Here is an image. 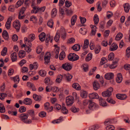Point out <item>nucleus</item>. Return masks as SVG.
<instances>
[{
  "instance_id": "f257e3e1",
  "label": "nucleus",
  "mask_w": 130,
  "mask_h": 130,
  "mask_svg": "<svg viewBox=\"0 0 130 130\" xmlns=\"http://www.w3.org/2000/svg\"><path fill=\"white\" fill-rule=\"evenodd\" d=\"M32 8L33 9L32 10L31 12L32 13H35L38 12L41 13L42 12H43L45 9V7L44 6L41 8H40L38 7L35 6L34 7H32Z\"/></svg>"
},
{
  "instance_id": "f03ea898",
  "label": "nucleus",
  "mask_w": 130,
  "mask_h": 130,
  "mask_svg": "<svg viewBox=\"0 0 130 130\" xmlns=\"http://www.w3.org/2000/svg\"><path fill=\"white\" fill-rule=\"evenodd\" d=\"M113 88L110 87L106 91L103 92L102 93V95L104 97H109L111 95V92L113 91Z\"/></svg>"
},
{
  "instance_id": "7ed1b4c3",
  "label": "nucleus",
  "mask_w": 130,
  "mask_h": 130,
  "mask_svg": "<svg viewBox=\"0 0 130 130\" xmlns=\"http://www.w3.org/2000/svg\"><path fill=\"white\" fill-rule=\"evenodd\" d=\"M66 102L67 106H71L74 102V97L71 96H67L66 99Z\"/></svg>"
},
{
  "instance_id": "20e7f679",
  "label": "nucleus",
  "mask_w": 130,
  "mask_h": 130,
  "mask_svg": "<svg viewBox=\"0 0 130 130\" xmlns=\"http://www.w3.org/2000/svg\"><path fill=\"white\" fill-rule=\"evenodd\" d=\"M35 35L34 34H30L28 38L25 37L24 38L25 42V44L30 43L35 39Z\"/></svg>"
},
{
  "instance_id": "39448f33",
  "label": "nucleus",
  "mask_w": 130,
  "mask_h": 130,
  "mask_svg": "<svg viewBox=\"0 0 130 130\" xmlns=\"http://www.w3.org/2000/svg\"><path fill=\"white\" fill-rule=\"evenodd\" d=\"M28 117V114H20V119L24 122L30 123L31 122V120H28L27 119Z\"/></svg>"
},
{
  "instance_id": "423d86ee",
  "label": "nucleus",
  "mask_w": 130,
  "mask_h": 130,
  "mask_svg": "<svg viewBox=\"0 0 130 130\" xmlns=\"http://www.w3.org/2000/svg\"><path fill=\"white\" fill-rule=\"evenodd\" d=\"M79 58V56L74 53H71L68 56V59L72 61L77 60Z\"/></svg>"
},
{
  "instance_id": "0eeeda50",
  "label": "nucleus",
  "mask_w": 130,
  "mask_h": 130,
  "mask_svg": "<svg viewBox=\"0 0 130 130\" xmlns=\"http://www.w3.org/2000/svg\"><path fill=\"white\" fill-rule=\"evenodd\" d=\"M14 27L16 29L17 31H19L20 28V24L18 20L15 21L13 23Z\"/></svg>"
},
{
  "instance_id": "6e6552de",
  "label": "nucleus",
  "mask_w": 130,
  "mask_h": 130,
  "mask_svg": "<svg viewBox=\"0 0 130 130\" xmlns=\"http://www.w3.org/2000/svg\"><path fill=\"white\" fill-rule=\"evenodd\" d=\"M59 33V35H61V37L63 39H64L66 37V32L65 29L63 27H61L60 30L58 31Z\"/></svg>"
},
{
  "instance_id": "1a4fd4ad",
  "label": "nucleus",
  "mask_w": 130,
  "mask_h": 130,
  "mask_svg": "<svg viewBox=\"0 0 130 130\" xmlns=\"http://www.w3.org/2000/svg\"><path fill=\"white\" fill-rule=\"evenodd\" d=\"M50 57L51 55L50 53L48 52L45 55L44 58L45 64H48L49 62Z\"/></svg>"
},
{
  "instance_id": "9d476101",
  "label": "nucleus",
  "mask_w": 130,
  "mask_h": 130,
  "mask_svg": "<svg viewBox=\"0 0 130 130\" xmlns=\"http://www.w3.org/2000/svg\"><path fill=\"white\" fill-rule=\"evenodd\" d=\"M98 106L96 103L94 102H91L90 103L89 107L90 109L93 110L96 109L98 107Z\"/></svg>"
},
{
  "instance_id": "9b49d317",
  "label": "nucleus",
  "mask_w": 130,
  "mask_h": 130,
  "mask_svg": "<svg viewBox=\"0 0 130 130\" xmlns=\"http://www.w3.org/2000/svg\"><path fill=\"white\" fill-rule=\"evenodd\" d=\"M44 108L48 112H50L52 111L53 108L52 106L50 107L49 103L47 102L44 104Z\"/></svg>"
},
{
  "instance_id": "f8f14e48",
  "label": "nucleus",
  "mask_w": 130,
  "mask_h": 130,
  "mask_svg": "<svg viewBox=\"0 0 130 130\" xmlns=\"http://www.w3.org/2000/svg\"><path fill=\"white\" fill-rule=\"evenodd\" d=\"M62 67L63 69L67 71H69L71 69L70 64L67 63L63 64Z\"/></svg>"
},
{
  "instance_id": "ddd939ff",
  "label": "nucleus",
  "mask_w": 130,
  "mask_h": 130,
  "mask_svg": "<svg viewBox=\"0 0 130 130\" xmlns=\"http://www.w3.org/2000/svg\"><path fill=\"white\" fill-rule=\"evenodd\" d=\"M105 78L108 80L112 79L114 77L113 74L112 73H108L106 74L105 75Z\"/></svg>"
},
{
  "instance_id": "4468645a",
  "label": "nucleus",
  "mask_w": 130,
  "mask_h": 130,
  "mask_svg": "<svg viewBox=\"0 0 130 130\" xmlns=\"http://www.w3.org/2000/svg\"><path fill=\"white\" fill-rule=\"evenodd\" d=\"M89 98L91 99H98L99 96L98 94L96 93H92L89 94Z\"/></svg>"
},
{
  "instance_id": "2eb2a0df",
  "label": "nucleus",
  "mask_w": 130,
  "mask_h": 130,
  "mask_svg": "<svg viewBox=\"0 0 130 130\" xmlns=\"http://www.w3.org/2000/svg\"><path fill=\"white\" fill-rule=\"evenodd\" d=\"M23 102L25 104L30 105L32 103V101L30 98H26L23 101Z\"/></svg>"
},
{
  "instance_id": "dca6fc26",
  "label": "nucleus",
  "mask_w": 130,
  "mask_h": 130,
  "mask_svg": "<svg viewBox=\"0 0 130 130\" xmlns=\"http://www.w3.org/2000/svg\"><path fill=\"white\" fill-rule=\"evenodd\" d=\"M63 77L66 78L67 81H70L72 77V75L69 74H64L63 75Z\"/></svg>"
},
{
  "instance_id": "f3484780",
  "label": "nucleus",
  "mask_w": 130,
  "mask_h": 130,
  "mask_svg": "<svg viewBox=\"0 0 130 130\" xmlns=\"http://www.w3.org/2000/svg\"><path fill=\"white\" fill-rule=\"evenodd\" d=\"M99 101L100 105L102 106H105L107 105V103L102 98H99Z\"/></svg>"
},
{
  "instance_id": "a211bd4d",
  "label": "nucleus",
  "mask_w": 130,
  "mask_h": 130,
  "mask_svg": "<svg viewBox=\"0 0 130 130\" xmlns=\"http://www.w3.org/2000/svg\"><path fill=\"white\" fill-rule=\"evenodd\" d=\"M117 77L116 78V81L118 83H120L121 82L122 80V78L121 74L119 73L117 75Z\"/></svg>"
},
{
  "instance_id": "6ab92c4d",
  "label": "nucleus",
  "mask_w": 130,
  "mask_h": 130,
  "mask_svg": "<svg viewBox=\"0 0 130 130\" xmlns=\"http://www.w3.org/2000/svg\"><path fill=\"white\" fill-rule=\"evenodd\" d=\"M93 87L94 90H96L100 88V85L98 82L95 81L93 83Z\"/></svg>"
},
{
  "instance_id": "aec40b11",
  "label": "nucleus",
  "mask_w": 130,
  "mask_h": 130,
  "mask_svg": "<svg viewBox=\"0 0 130 130\" xmlns=\"http://www.w3.org/2000/svg\"><path fill=\"white\" fill-rule=\"evenodd\" d=\"M116 97L120 100H124L126 98L127 96L125 94H118L116 95Z\"/></svg>"
},
{
  "instance_id": "412c9836",
  "label": "nucleus",
  "mask_w": 130,
  "mask_h": 130,
  "mask_svg": "<svg viewBox=\"0 0 130 130\" xmlns=\"http://www.w3.org/2000/svg\"><path fill=\"white\" fill-rule=\"evenodd\" d=\"M118 47L117 44L115 43H113L110 47V50L111 51H113L117 50Z\"/></svg>"
},
{
  "instance_id": "4be33fe9",
  "label": "nucleus",
  "mask_w": 130,
  "mask_h": 130,
  "mask_svg": "<svg viewBox=\"0 0 130 130\" xmlns=\"http://www.w3.org/2000/svg\"><path fill=\"white\" fill-rule=\"evenodd\" d=\"M45 34L44 32H42L39 36V39L41 41H43L45 40Z\"/></svg>"
},
{
  "instance_id": "5701e85b",
  "label": "nucleus",
  "mask_w": 130,
  "mask_h": 130,
  "mask_svg": "<svg viewBox=\"0 0 130 130\" xmlns=\"http://www.w3.org/2000/svg\"><path fill=\"white\" fill-rule=\"evenodd\" d=\"M11 57L12 62L16 61L17 59L16 53L14 52L12 53L11 55Z\"/></svg>"
},
{
  "instance_id": "b1692460",
  "label": "nucleus",
  "mask_w": 130,
  "mask_h": 130,
  "mask_svg": "<svg viewBox=\"0 0 130 130\" xmlns=\"http://www.w3.org/2000/svg\"><path fill=\"white\" fill-rule=\"evenodd\" d=\"M124 10L125 12H128L130 9L129 5L128 3H126L123 6Z\"/></svg>"
},
{
  "instance_id": "393cba45",
  "label": "nucleus",
  "mask_w": 130,
  "mask_h": 130,
  "mask_svg": "<svg viewBox=\"0 0 130 130\" xmlns=\"http://www.w3.org/2000/svg\"><path fill=\"white\" fill-rule=\"evenodd\" d=\"M80 95L83 98H85L87 97V92L84 90H81L80 92Z\"/></svg>"
},
{
  "instance_id": "a878e982",
  "label": "nucleus",
  "mask_w": 130,
  "mask_h": 130,
  "mask_svg": "<svg viewBox=\"0 0 130 130\" xmlns=\"http://www.w3.org/2000/svg\"><path fill=\"white\" fill-rule=\"evenodd\" d=\"M93 20L95 25H97L98 23L99 19L98 16L96 14H95L93 18Z\"/></svg>"
},
{
  "instance_id": "bb28decb",
  "label": "nucleus",
  "mask_w": 130,
  "mask_h": 130,
  "mask_svg": "<svg viewBox=\"0 0 130 130\" xmlns=\"http://www.w3.org/2000/svg\"><path fill=\"white\" fill-rule=\"evenodd\" d=\"M2 36L6 40H7L9 38L8 33L7 31L5 30H4L3 31Z\"/></svg>"
},
{
  "instance_id": "cd10ccee",
  "label": "nucleus",
  "mask_w": 130,
  "mask_h": 130,
  "mask_svg": "<svg viewBox=\"0 0 130 130\" xmlns=\"http://www.w3.org/2000/svg\"><path fill=\"white\" fill-rule=\"evenodd\" d=\"M63 77V75L62 76L61 75L58 76L56 80V83H60L61 82Z\"/></svg>"
},
{
  "instance_id": "c85d7f7f",
  "label": "nucleus",
  "mask_w": 130,
  "mask_h": 130,
  "mask_svg": "<svg viewBox=\"0 0 130 130\" xmlns=\"http://www.w3.org/2000/svg\"><path fill=\"white\" fill-rule=\"evenodd\" d=\"M72 87L73 88L76 89L77 90H79L81 89V87L77 83L73 84L72 85Z\"/></svg>"
},
{
  "instance_id": "c756f323",
  "label": "nucleus",
  "mask_w": 130,
  "mask_h": 130,
  "mask_svg": "<svg viewBox=\"0 0 130 130\" xmlns=\"http://www.w3.org/2000/svg\"><path fill=\"white\" fill-rule=\"evenodd\" d=\"M77 16L75 15L73 16L71 20V24L72 26L74 25L77 19Z\"/></svg>"
},
{
  "instance_id": "7c9ffc66",
  "label": "nucleus",
  "mask_w": 130,
  "mask_h": 130,
  "mask_svg": "<svg viewBox=\"0 0 130 130\" xmlns=\"http://www.w3.org/2000/svg\"><path fill=\"white\" fill-rule=\"evenodd\" d=\"M73 50L75 51H78L80 48V46L78 44H75L72 47Z\"/></svg>"
},
{
  "instance_id": "2f4dec72",
  "label": "nucleus",
  "mask_w": 130,
  "mask_h": 130,
  "mask_svg": "<svg viewBox=\"0 0 130 130\" xmlns=\"http://www.w3.org/2000/svg\"><path fill=\"white\" fill-rule=\"evenodd\" d=\"M66 54L64 52H61L60 54L59 57V59L61 60H63L65 58Z\"/></svg>"
},
{
  "instance_id": "473e14b6",
  "label": "nucleus",
  "mask_w": 130,
  "mask_h": 130,
  "mask_svg": "<svg viewBox=\"0 0 130 130\" xmlns=\"http://www.w3.org/2000/svg\"><path fill=\"white\" fill-rule=\"evenodd\" d=\"M27 44L29 45V46H26V47L25 48V50L27 52H29L31 50L30 47L32 45L30 43H28Z\"/></svg>"
},
{
  "instance_id": "72a5a7b5",
  "label": "nucleus",
  "mask_w": 130,
  "mask_h": 130,
  "mask_svg": "<svg viewBox=\"0 0 130 130\" xmlns=\"http://www.w3.org/2000/svg\"><path fill=\"white\" fill-rule=\"evenodd\" d=\"M63 117H61L59 119L52 121V123H58L62 121L63 120Z\"/></svg>"
},
{
  "instance_id": "f704fd0d",
  "label": "nucleus",
  "mask_w": 130,
  "mask_h": 130,
  "mask_svg": "<svg viewBox=\"0 0 130 130\" xmlns=\"http://www.w3.org/2000/svg\"><path fill=\"white\" fill-rule=\"evenodd\" d=\"M53 22L52 19H51L49 20L47 23L48 26L51 28L53 27Z\"/></svg>"
},
{
  "instance_id": "c9c22d12",
  "label": "nucleus",
  "mask_w": 130,
  "mask_h": 130,
  "mask_svg": "<svg viewBox=\"0 0 130 130\" xmlns=\"http://www.w3.org/2000/svg\"><path fill=\"white\" fill-rule=\"evenodd\" d=\"M123 36V34L121 33H119L116 36L115 39L117 40H119L122 38Z\"/></svg>"
},
{
  "instance_id": "e433bc0d",
  "label": "nucleus",
  "mask_w": 130,
  "mask_h": 130,
  "mask_svg": "<svg viewBox=\"0 0 130 130\" xmlns=\"http://www.w3.org/2000/svg\"><path fill=\"white\" fill-rule=\"evenodd\" d=\"M25 55V52L24 51L21 50L19 52V57L21 58L24 57Z\"/></svg>"
},
{
  "instance_id": "4c0bfd02",
  "label": "nucleus",
  "mask_w": 130,
  "mask_h": 130,
  "mask_svg": "<svg viewBox=\"0 0 130 130\" xmlns=\"http://www.w3.org/2000/svg\"><path fill=\"white\" fill-rule=\"evenodd\" d=\"M24 2V0H20L18 1L17 3V4L15 6L16 8H18L20 7L23 3Z\"/></svg>"
},
{
  "instance_id": "58836bf2",
  "label": "nucleus",
  "mask_w": 130,
  "mask_h": 130,
  "mask_svg": "<svg viewBox=\"0 0 130 130\" xmlns=\"http://www.w3.org/2000/svg\"><path fill=\"white\" fill-rule=\"evenodd\" d=\"M5 111V109L3 105L0 103V112L2 113H4Z\"/></svg>"
},
{
  "instance_id": "ea45409f",
  "label": "nucleus",
  "mask_w": 130,
  "mask_h": 130,
  "mask_svg": "<svg viewBox=\"0 0 130 130\" xmlns=\"http://www.w3.org/2000/svg\"><path fill=\"white\" fill-rule=\"evenodd\" d=\"M71 110L74 113H76L79 111V109L78 108H76V107L73 106L71 108Z\"/></svg>"
},
{
  "instance_id": "a19ab883",
  "label": "nucleus",
  "mask_w": 130,
  "mask_h": 130,
  "mask_svg": "<svg viewBox=\"0 0 130 130\" xmlns=\"http://www.w3.org/2000/svg\"><path fill=\"white\" fill-rule=\"evenodd\" d=\"M114 57V54L113 53H110L108 56V59L109 61L113 60Z\"/></svg>"
},
{
  "instance_id": "79ce46f5",
  "label": "nucleus",
  "mask_w": 130,
  "mask_h": 130,
  "mask_svg": "<svg viewBox=\"0 0 130 130\" xmlns=\"http://www.w3.org/2000/svg\"><path fill=\"white\" fill-rule=\"evenodd\" d=\"M57 12V10L56 8H54L53 9L51 12V14L52 17H55L56 15Z\"/></svg>"
},
{
  "instance_id": "37998d69",
  "label": "nucleus",
  "mask_w": 130,
  "mask_h": 130,
  "mask_svg": "<svg viewBox=\"0 0 130 130\" xmlns=\"http://www.w3.org/2000/svg\"><path fill=\"white\" fill-rule=\"evenodd\" d=\"M60 38L59 33L57 31L56 33L55 36V37L54 40L56 42H58Z\"/></svg>"
},
{
  "instance_id": "c03bdc74",
  "label": "nucleus",
  "mask_w": 130,
  "mask_h": 130,
  "mask_svg": "<svg viewBox=\"0 0 130 130\" xmlns=\"http://www.w3.org/2000/svg\"><path fill=\"white\" fill-rule=\"evenodd\" d=\"M34 99L36 101L40 100H41L40 96H38L36 94H34L33 95Z\"/></svg>"
},
{
  "instance_id": "a18cd8bd",
  "label": "nucleus",
  "mask_w": 130,
  "mask_h": 130,
  "mask_svg": "<svg viewBox=\"0 0 130 130\" xmlns=\"http://www.w3.org/2000/svg\"><path fill=\"white\" fill-rule=\"evenodd\" d=\"M89 41L87 40H86L84 42V44L83 45V48L85 49L88 47L89 45Z\"/></svg>"
},
{
  "instance_id": "49530a36",
  "label": "nucleus",
  "mask_w": 130,
  "mask_h": 130,
  "mask_svg": "<svg viewBox=\"0 0 130 130\" xmlns=\"http://www.w3.org/2000/svg\"><path fill=\"white\" fill-rule=\"evenodd\" d=\"M39 73L40 76H44L46 75V72L44 70H41L39 72Z\"/></svg>"
},
{
  "instance_id": "de8ad7c7",
  "label": "nucleus",
  "mask_w": 130,
  "mask_h": 130,
  "mask_svg": "<svg viewBox=\"0 0 130 130\" xmlns=\"http://www.w3.org/2000/svg\"><path fill=\"white\" fill-rule=\"evenodd\" d=\"M92 57V54H91L89 53L87 55L86 58V61H89L91 59Z\"/></svg>"
},
{
  "instance_id": "09e8293b",
  "label": "nucleus",
  "mask_w": 130,
  "mask_h": 130,
  "mask_svg": "<svg viewBox=\"0 0 130 130\" xmlns=\"http://www.w3.org/2000/svg\"><path fill=\"white\" fill-rule=\"evenodd\" d=\"M61 111L63 114H67L68 113V110L64 106H62V107Z\"/></svg>"
},
{
  "instance_id": "8fccbe9b",
  "label": "nucleus",
  "mask_w": 130,
  "mask_h": 130,
  "mask_svg": "<svg viewBox=\"0 0 130 130\" xmlns=\"http://www.w3.org/2000/svg\"><path fill=\"white\" fill-rule=\"evenodd\" d=\"M105 128L106 130H114L115 127L112 125H109L106 126Z\"/></svg>"
},
{
  "instance_id": "3c124183",
  "label": "nucleus",
  "mask_w": 130,
  "mask_h": 130,
  "mask_svg": "<svg viewBox=\"0 0 130 130\" xmlns=\"http://www.w3.org/2000/svg\"><path fill=\"white\" fill-rule=\"evenodd\" d=\"M86 29L85 28H81L79 30V32L82 34L84 35L86 34Z\"/></svg>"
},
{
  "instance_id": "603ef678",
  "label": "nucleus",
  "mask_w": 130,
  "mask_h": 130,
  "mask_svg": "<svg viewBox=\"0 0 130 130\" xmlns=\"http://www.w3.org/2000/svg\"><path fill=\"white\" fill-rule=\"evenodd\" d=\"M53 39V37L52 36H49L48 37H47L46 39L45 42L46 43H48L50 40V42L52 43V40Z\"/></svg>"
},
{
  "instance_id": "864d4df0",
  "label": "nucleus",
  "mask_w": 130,
  "mask_h": 130,
  "mask_svg": "<svg viewBox=\"0 0 130 130\" xmlns=\"http://www.w3.org/2000/svg\"><path fill=\"white\" fill-rule=\"evenodd\" d=\"M7 49L6 47H4L1 52V55L3 56H5L7 52Z\"/></svg>"
},
{
  "instance_id": "5fc2aeb1",
  "label": "nucleus",
  "mask_w": 130,
  "mask_h": 130,
  "mask_svg": "<svg viewBox=\"0 0 130 130\" xmlns=\"http://www.w3.org/2000/svg\"><path fill=\"white\" fill-rule=\"evenodd\" d=\"M104 125H110L111 124V121L110 119H108L105 120L104 122Z\"/></svg>"
},
{
  "instance_id": "6e6d98bb",
  "label": "nucleus",
  "mask_w": 130,
  "mask_h": 130,
  "mask_svg": "<svg viewBox=\"0 0 130 130\" xmlns=\"http://www.w3.org/2000/svg\"><path fill=\"white\" fill-rule=\"evenodd\" d=\"M126 57L129 58L130 56V47H128L126 50Z\"/></svg>"
},
{
  "instance_id": "4d7b16f0",
  "label": "nucleus",
  "mask_w": 130,
  "mask_h": 130,
  "mask_svg": "<svg viewBox=\"0 0 130 130\" xmlns=\"http://www.w3.org/2000/svg\"><path fill=\"white\" fill-rule=\"evenodd\" d=\"M26 110V108L24 106H21L19 109V111L21 113L24 112H25Z\"/></svg>"
},
{
  "instance_id": "13d9d810",
  "label": "nucleus",
  "mask_w": 130,
  "mask_h": 130,
  "mask_svg": "<svg viewBox=\"0 0 130 130\" xmlns=\"http://www.w3.org/2000/svg\"><path fill=\"white\" fill-rule=\"evenodd\" d=\"M75 40V39L74 38H71L68 39L67 43H68L72 44L74 43Z\"/></svg>"
},
{
  "instance_id": "bf43d9fd",
  "label": "nucleus",
  "mask_w": 130,
  "mask_h": 130,
  "mask_svg": "<svg viewBox=\"0 0 130 130\" xmlns=\"http://www.w3.org/2000/svg\"><path fill=\"white\" fill-rule=\"evenodd\" d=\"M7 96V94L6 93H0V99L1 100H3Z\"/></svg>"
},
{
  "instance_id": "052dcab7",
  "label": "nucleus",
  "mask_w": 130,
  "mask_h": 130,
  "mask_svg": "<svg viewBox=\"0 0 130 130\" xmlns=\"http://www.w3.org/2000/svg\"><path fill=\"white\" fill-rule=\"evenodd\" d=\"M82 67H83V69L85 71H87L88 70V65L87 64H84L83 65Z\"/></svg>"
},
{
  "instance_id": "680f3d73",
  "label": "nucleus",
  "mask_w": 130,
  "mask_h": 130,
  "mask_svg": "<svg viewBox=\"0 0 130 130\" xmlns=\"http://www.w3.org/2000/svg\"><path fill=\"white\" fill-rule=\"evenodd\" d=\"M65 3L66 6L67 7H69L72 5L71 3L68 1H66Z\"/></svg>"
},
{
  "instance_id": "e2e57ef3",
  "label": "nucleus",
  "mask_w": 130,
  "mask_h": 130,
  "mask_svg": "<svg viewBox=\"0 0 130 130\" xmlns=\"http://www.w3.org/2000/svg\"><path fill=\"white\" fill-rule=\"evenodd\" d=\"M107 101L110 103L113 104H114L115 103V102L112 99L109 98H108L107 99Z\"/></svg>"
},
{
  "instance_id": "0e129e2a",
  "label": "nucleus",
  "mask_w": 130,
  "mask_h": 130,
  "mask_svg": "<svg viewBox=\"0 0 130 130\" xmlns=\"http://www.w3.org/2000/svg\"><path fill=\"white\" fill-rule=\"evenodd\" d=\"M13 80L14 82H17L16 83H18L20 80L19 76L17 75L14 77Z\"/></svg>"
},
{
  "instance_id": "69168bd1",
  "label": "nucleus",
  "mask_w": 130,
  "mask_h": 130,
  "mask_svg": "<svg viewBox=\"0 0 130 130\" xmlns=\"http://www.w3.org/2000/svg\"><path fill=\"white\" fill-rule=\"evenodd\" d=\"M101 48L100 46H98L96 47L95 49V51L96 53H98L100 50Z\"/></svg>"
},
{
  "instance_id": "338daca9",
  "label": "nucleus",
  "mask_w": 130,
  "mask_h": 130,
  "mask_svg": "<svg viewBox=\"0 0 130 130\" xmlns=\"http://www.w3.org/2000/svg\"><path fill=\"white\" fill-rule=\"evenodd\" d=\"M113 15V14L112 12L110 11H108L107 12V17L108 18H109Z\"/></svg>"
},
{
  "instance_id": "774afa93",
  "label": "nucleus",
  "mask_w": 130,
  "mask_h": 130,
  "mask_svg": "<svg viewBox=\"0 0 130 130\" xmlns=\"http://www.w3.org/2000/svg\"><path fill=\"white\" fill-rule=\"evenodd\" d=\"M54 108L58 110L61 109V105L59 104H56L55 105Z\"/></svg>"
}]
</instances>
